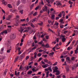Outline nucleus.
Segmentation results:
<instances>
[{"label": "nucleus", "mask_w": 78, "mask_h": 78, "mask_svg": "<svg viewBox=\"0 0 78 78\" xmlns=\"http://www.w3.org/2000/svg\"><path fill=\"white\" fill-rule=\"evenodd\" d=\"M7 6L8 8H12V6H11V5L10 4H8L7 5Z\"/></svg>", "instance_id": "f3484780"}, {"label": "nucleus", "mask_w": 78, "mask_h": 78, "mask_svg": "<svg viewBox=\"0 0 78 78\" xmlns=\"http://www.w3.org/2000/svg\"><path fill=\"white\" fill-rule=\"evenodd\" d=\"M36 48H37V47L36 46H35L34 48H33L32 49V50H34V49H36Z\"/></svg>", "instance_id": "4d7b16f0"}, {"label": "nucleus", "mask_w": 78, "mask_h": 78, "mask_svg": "<svg viewBox=\"0 0 78 78\" xmlns=\"http://www.w3.org/2000/svg\"><path fill=\"white\" fill-rule=\"evenodd\" d=\"M11 39H14L15 38H16V35L14 34H12L10 36Z\"/></svg>", "instance_id": "f03ea898"}, {"label": "nucleus", "mask_w": 78, "mask_h": 78, "mask_svg": "<svg viewBox=\"0 0 78 78\" xmlns=\"http://www.w3.org/2000/svg\"><path fill=\"white\" fill-rule=\"evenodd\" d=\"M47 55H43V57H44V58H47Z\"/></svg>", "instance_id": "3c124183"}, {"label": "nucleus", "mask_w": 78, "mask_h": 78, "mask_svg": "<svg viewBox=\"0 0 78 78\" xmlns=\"http://www.w3.org/2000/svg\"><path fill=\"white\" fill-rule=\"evenodd\" d=\"M37 15V12H35L33 14V16H36Z\"/></svg>", "instance_id": "473e14b6"}, {"label": "nucleus", "mask_w": 78, "mask_h": 78, "mask_svg": "<svg viewBox=\"0 0 78 78\" xmlns=\"http://www.w3.org/2000/svg\"><path fill=\"white\" fill-rule=\"evenodd\" d=\"M19 20H18L17 22L15 24V26H18V25H19Z\"/></svg>", "instance_id": "f8f14e48"}, {"label": "nucleus", "mask_w": 78, "mask_h": 78, "mask_svg": "<svg viewBox=\"0 0 78 78\" xmlns=\"http://www.w3.org/2000/svg\"><path fill=\"white\" fill-rule=\"evenodd\" d=\"M42 47H46V48H48L50 47V45L48 44H47L46 45L44 44H42L41 45Z\"/></svg>", "instance_id": "f257e3e1"}, {"label": "nucleus", "mask_w": 78, "mask_h": 78, "mask_svg": "<svg viewBox=\"0 0 78 78\" xmlns=\"http://www.w3.org/2000/svg\"><path fill=\"white\" fill-rule=\"evenodd\" d=\"M32 71H29V72H28V73H27V74L28 75H31V74H32Z\"/></svg>", "instance_id": "4be33fe9"}, {"label": "nucleus", "mask_w": 78, "mask_h": 78, "mask_svg": "<svg viewBox=\"0 0 78 78\" xmlns=\"http://www.w3.org/2000/svg\"><path fill=\"white\" fill-rule=\"evenodd\" d=\"M3 61V59L2 58H0V63Z\"/></svg>", "instance_id": "69168bd1"}, {"label": "nucleus", "mask_w": 78, "mask_h": 78, "mask_svg": "<svg viewBox=\"0 0 78 78\" xmlns=\"http://www.w3.org/2000/svg\"><path fill=\"white\" fill-rule=\"evenodd\" d=\"M20 73V72H18L17 73V71H16L15 72V75H16V76H17V75H19V74Z\"/></svg>", "instance_id": "4468645a"}, {"label": "nucleus", "mask_w": 78, "mask_h": 78, "mask_svg": "<svg viewBox=\"0 0 78 78\" xmlns=\"http://www.w3.org/2000/svg\"><path fill=\"white\" fill-rule=\"evenodd\" d=\"M39 5L41 6V5H44V2H43V1H42L41 3H39Z\"/></svg>", "instance_id": "a211bd4d"}, {"label": "nucleus", "mask_w": 78, "mask_h": 78, "mask_svg": "<svg viewBox=\"0 0 78 78\" xmlns=\"http://www.w3.org/2000/svg\"><path fill=\"white\" fill-rule=\"evenodd\" d=\"M62 42H65L66 41V38H62Z\"/></svg>", "instance_id": "ddd939ff"}, {"label": "nucleus", "mask_w": 78, "mask_h": 78, "mask_svg": "<svg viewBox=\"0 0 78 78\" xmlns=\"http://www.w3.org/2000/svg\"><path fill=\"white\" fill-rule=\"evenodd\" d=\"M55 72H56L57 73H56V75H59V74H60V71H59V70L58 71H56Z\"/></svg>", "instance_id": "9b49d317"}, {"label": "nucleus", "mask_w": 78, "mask_h": 78, "mask_svg": "<svg viewBox=\"0 0 78 78\" xmlns=\"http://www.w3.org/2000/svg\"><path fill=\"white\" fill-rule=\"evenodd\" d=\"M30 26H31L33 28H34L35 27V26L32 23L30 24Z\"/></svg>", "instance_id": "c756f323"}, {"label": "nucleus", "mask_w": 78, "mask_h": 78, "mask_svg": "<svg viewBox=\"0 0 78 78\" xmlns=\"http://www.w3.org/2000/svg\"><path fill=\"white\" fill-rule=\"evenodd\" d=\"M42 41H41L40 42H39V43H38V44H40V45H42Z\"/></svg>", "instance_id": "79ce46f5"}, {"label": "nucleus", "mask_w": 78, "mask_h": 78, "mask_svg": "<svg viewBox=\"0 0 78 78\" xmlns=\"http://www.w3.org/2000/svg\"><path fill=\"white\" fill-rule=\"evenodd\" d=\"M55 25H56V26L57 27H58V25H59V23L58 22H57V23H55V24H54Z\"/></svg>", "instance_id": "72a5a7b5"}, {"label": "nucleus", "mask_w": 78, "mask_h": 78, "mask_svg": "<svg viewBox=\"0 0 78 78\" xmlns=\"http://www.w3.org/2000/svg\"><path fill=\"white\" fill-rule=\"evenodd\" d=\"M58 16L59 18L62 17V12H60V14L58 15Z\"/></svg>", "instance_id": "9d476101"}, {"label": "nucleus", "mask_w": 78, "mask_h": 78, "mask_svg": "<svg viewBox=\"0 0 78 78\" xmlns=\"http://www.w3.org/2000/svg\"><path fill=\"white\" fill-rule=\"evenodd\" d=\"M2 3H3V4H4V5H7V2H5H5H2Z\"/></svg>", "instance_id": "a19ab883"}, {"label": "nucleus", "mask_w": 78, "mask_h": 78, "mask_svg": "<svg viewBox=\"0 0 78 78\" xmlns=\"http://www.w3.org/2000/svg\"><path fill=\"white\" fill-rule=\"evenodd\" d=\"M47 63H48L49 64H50L51 65H52V63H51V62L50 61H49L48 62H47Z\"/></svg>", "instance_id": "8fccbe9b"}, {"label": "nucleus", "mask_w": 78, "mask_h": 78, "mask_svg": "<svg viewBox=\"0 0 78 78\" xmlns=\"http://www.w3.org/2000/svg\"><path fill=\"white\" fill-rule=\"evenodd\" d=\"M41 8V7H39V6H37L35 9V10H36V11H37V10L39 8Z\"/></svg>", "instance_id": "aec40b11"}, {"label": "nucleus", "mask_w": 78, "mask_h": 78, "mask_svg": "<svg viewBox=\"0 0 78 78\" xmlns=\"http://www.w3.org/2000/svg\"><path fill=\"white\" fill-rule=\"evenodd\" d=\"M0 29L2 30H3V27L2 26H1L0 27Z\"/></svg>", "instance_id": "774afa93"}, {"label": "nucleus", "mask_w": 78, "mask_h": 78, "mask_svg": "<svg viewBox=\"0 0 78 78\" xmlns=\"http://www.w3.org/2000/svg\"><path fill=\"white\" fill-rule=\"evenodd\" d=\"M20 12L21 13V14H23V10L20 11Z\"/></svg>", "instance_id": "de8ad7c7"}, {"label": "nucleus", "mask_w": 78, "mask_h": 78, "mask_svg": "<svg viewBox=\"0 0 78 78\" xmlns=\"http://www.w3.org/2000/svg\"><path fill=\"white\" fill-rule=\"evenodd\" d=\"M48 30H49V31H50L51 32H52V33H53L54 34H55V31H53V30H51L50 29H49Z\"/></svg>", "instance_id": "dca6fc26"}, {"label": "nucleus", "mask_w": 78, "mask_h": 78, "mask_svg": "<svg viewBox=\"0 0 78 78\" xmlns=\"http://www.w3.org/2000/svg\"><path fill=\"white\" fill-rule=\"evenodd\" d=\"M78 50H76L75 51V53L76 54H77V53H78Z\"/></svg>", "instance_id": "4c0bfd02"}, {"label": "nucleus", "mask_w": 78, "mask_h": 78, "mask_svg": "<svg viewBox=\"0 0 78 78\" xmlns=\"http://www.w3.org/2000/svg\"><path fill=\"white\" fill-rule=\"evenodd\" d=\"M50 0H46V2H48V4H49V3H50V2H49Z\"/></svg>", "instance_id": "37998d69"}, {"label": "nucleus", "mask_w": 78, "mask_h": 78, "mask_svg": "<svg viewBox=\"0 0 78 78\" xmlns=\"http://www.w3.org/2000/svg\"><path fill=\"white\" fill-rule=\"evenodd\" d=\"M44 11H45L43 9H42L40 11V13H42V12H43Z\"/></svg>", "instance_id": "864d4df0"}, {"label": "nucleus", "mask_w": 78, "mask_h": 78, "mask_svg": "<svg viewBox=\"0 0 78 78\" xmlns=\"http://www.w3.org/2000/svg\"><path fill=\"white\" fill-rule=\"evenodd\" d=\"M58 67H57V66H55V67L54 70L53 71V73H55L56 72L58 71Z\"/></svg>", "instance_id": "39448f33"}, {"label": "nucleus", "mask_w": 78, "mask_h": 78, "mask_svg": "<svg viewBox=\"0 0 78 78\" xmlns=\"http://www.w3.org/2000/svg\"><path fill=\"white\" fill-rule=\"evenodd\" d=\"M54 55V52H51L49 54V55Z\"/></svg>", "instance_id": "7c9ffc66"}, {"label": "nucleus", "mask_w": 78, "mask_h": 78, "mask_svg": "<svg viewBox=\"0 0 78 78\" xmlns=\"http://www.w3.org/2000/svg\"><path fill=\"white\" fill-rule=\"evenodd\" d=\"M20 21L21 22H24V21H25V19H21Z\"/></svg>", "instance_id": "58836bf2"}, {"label": "nucleus", "mask_w": 78, "mask_h": 78, "mask_svg": "<svg viewBox=\"0 0 78 78\" xmlns=\"http://www.w3.org/2000/svg\"><path fill=\"white\" fill-rule=\"evenodd\" d=\"M66 71H67V72H68V71H69V67H67V68H66Z\"/></svg>", "instance_id": "ea45409f"}, {"label": "nucleus", "mask_w": 78, "mask_h": 78, "mask_svg": "<svg viewBox=\"0 0 78 78\" xmlns=\"http://www.w3.org/2000/svg\"><path fill=\"white\" fill-rule=\"evenodd\" d=\"M42 67H43V68H46V67H47V65H43V66H42Z\"/></svg>", "instance_id": "2f4dec72"}, {"label": "nucleus", "mask_w": 78, "mask_h": 78, "mask_svg": "<svg viewBox=\"0 0 78 78\" xmlns=\"http://www.w3.org/2000/svg\"><path fill=\"white\" fill-rule=\"evenodd\" d=\"M25 32H28V30H24V33H25Z\"/></svg>", "instance_id": "052dcab7"}, {"label": "nucleus", "mask_w": 78, "mask_h": 78, "mask_svg": "<svg viewBox=\"0 0 78 78\" xmlns=\"http://www.w3.org/2000/svg\"><path fill=\"white\" fill-rule=\"evenodd\" d=\"M20 3V1H18V2H17L16 4L17 6H19Z\"/></svg>", "instance_id": "5701e85b"}, {"label": "nucleus", "mask_w": 78, "mask_h": 78, "mask_svg": "<svg viewBox=\"0 0 78 78\" xmlns=\"http://www.w3.org/2000/svg\"><path fill=\"white\" fill-rule=\"evenodd\" d=\"M36 22V19H34L31 20L30 21V23H31V22H33V23H34V22Z\"/></svg>", "instance_id": "1a4fd4ad"}, {"label": "nucleus", "mask_w": 78, "mask_h": 78, "mask_svg": "<svg viewBox=\"0 0 78 78\" xmlns=\"http://www.w3.org/2000/svg\"><path fill=\"white\" fill-rule=\"evenodd\" d=\"M25 57V53H23V54L20 55L21 58L23 59Z\"/></svg>", "instance_id": "423d86ee"}, {"label": "nucleus", "mask_w": 78, "mask_h": 78, "mask_svg": "<svg viewBox=\"0 0 78 78\" xmlns=\"http://www.w3.org/2000/svg\"><path fill=\"white\" fill-rule=\"evenodd\" d=\"M28 58H29V56H27L26 58V60H27V59H28Z\"/></svg>", "instance_id": "e2e57ef3"}, {"label": "nucleus", "mask_w": 78, "mask_h": 78, "mask_svg": "<svg viewBox=\"0 0 78 78\" xmlns=\"http://www.w3.org/2000/svg\"><path fill=\"white\" fill-rule=\"evenodd\" d=\"M62 14H63V16L62 17V18L63 19H64L65 17L64 16H65V14H66V13H65V12L64 11H62Z\"/></svg>", "instance_id": "6e6552de"}, {"label": "nucleus", "mask_w": 78, "mask_h": 78, "mask_svg": "<svg viewBox=\"0 0 78 78\" xmlns=\"http://www.w3.org/2000/svg\"><path fill=\"white\" fill-rule=\"evenodd\" d=\"M33 6H32V5H31L30 7V10H31V9H33Z\"/></svg>", "instance_id": "0e129e2a"}, {"label": "nucleus", "mask_w": 78, "mask_h": 78, "mask_svg": "<svg viewBox=\"0 0 78 78\" xmlns=\"http://www.w3.org/2000/svg\"><path fill=\"white\" fill-rule=\"evenodd\" d=\"M7 30H8V32H11V28L8 29H7Z\"/></svg>", "instance_id": "e433bc0d"}, {"label": "nucleus", "mask_w": 78, "mask_h": 78, "mask_svg": "<svg viewBox=\"0 0 78 78\" xmlns=\"http://www.w3.org/2000/svg\"><path fill=\"white\" fill-rule=\"evenodd\" d=\"M69 3L70 5H72V4H73V2H71V1H69Z\"/></svg>", "instance_id": "cd10ccee"}, {"label": "nucleus", "mask_w": 78, "mask_h": 78, "mask_svg": "<svg viewBox=\"0 0 78 78\" xmlns=\"http://www.w3.org/2000/svg\"><path fill=\"white\" fill-rule=\"evenodd\" d=\"M56 6H62V4L61 3V2L58 1H56Z\"/></svg>", "instance_id": "20e7f679"}, {"label": "nucleus", "mask_w": 78, "mask_h": 78, "mask_svg": "<svg viewBox=\"0 0 78 78\" xmlns=\"http://www.w3.org/2000/svg\"><path fill=\"white\" fill-rule=\"evenodd\" d=\"M42 57L40 58H39V59L38 61L37 62H40V61H41V60H42Z\"/></svg>", "instance_id": "c85d7f7f"}, {"label": "nucleus", "mask_w": 78, "mask_h": 78, "mask_svg": "<svg viewBox=\"0 0 78 78\" xmlns=\"http://www.w3.org/2000/svg\"><path fill=\"white\" fill-rule=\"evenodd\" d=\"M50 73V72L48 71L46 73V78H48V73Z\"/></svg>", "instance_id": "b1692460"}, {"label": "nucleus", "mask_w": 78, "mask_h": 78, "mask_svg": "<svg viewBox=\"0 0 78 78\" xmlns=\"http://www.w3.org/2000/svg\"><path fill=\"white\" fill-rule=\"evenodd\" d=\"M32 70L33 71V72H37V70L36 69L35 70V69L34 68H33L32 69Z\"/></svg>", "instance_id": "bb28decb"}, {"label": "nucleus", "mask_w": 78, "mask_h": 78, "mask_svg": "<svg viewBox=\"0 0 78 78\" xmlns=\"http://www.w3.org/2000/svg\"><path fill=\"white\" fill-rule=\"evenodd\" d=\"M34 43L33 42L32 44V47H34Z\"/></svg>", "instance_id": "338daca9"}, {"label": "nucleus", "mask_w": 78, "mask_h": 78, "mask_svg": "<svg viewBox=\"0 0 78 78\" xmlns=\"http://www.w3.org/2000/svg\"><path fill=\"white\" fill-rule=\"evenodd\" d=\"M7 70H5V72H4L3 75L5 76V75H6V73H7Z\"/></svg>", "instance_id": "412c9836"}, {"label": "nucleus", "mask_w": 78, "mask_h": 78, "mask_svg": "<svg viewBox=\"0 0 78 78\" xmlns=\"http://www.w3.org/2000/svg\"><path fill=\"white\" fill-rule=\"evenodd\" d=\"M9 47L10 48V49L9 50L7 51V53H10L11 50V49H12V47L11 46H9Z\"/></svg>", "instance_id": "0eeeda50"}, {"label": "nucleus", "mask_w": 78, "mask_h": 78, "mask_svg": "<svg viewBox=\"0 0 78 78\" xmlns=\"http://www.w3.org/2000/svg\"><path fill=\"white\" fill-rule=\"evenodd\" d=\"M41 55H42V54L40 53H38V54L37 55V56H40V57L41 56Z\"/></svg>", "instance_id": "603ef678"}, {"label": "nucleus", "mask_w": 78, "mask_h": 78, "mask_svg": "<svg viewBox=\"0 0 78 78\" xmlns=\"http://www.w3.org/2000/svg\"><path fill=\"white\" fill-rule=\"evenodd\" d=\"M55 16L54 15H53L51 16V19L53 20V19H55Z\"/></svg>", "instance_id": "6ab92c4d"}, {"label": "nucleus", "mask_w": 78, "mask_h": 78, "mask_svg": "<svg viewBox=\"0 0 78 78\" xmlns=\"http://www.w3.org/2000/svg\"><path fill=\"white\" fill-rule=\"evenodd\" d=\"M42 24H43V22H41V23H38V25H40V26L42 25Z\"/></svg>", "instance_id": "c03bdc74"}, {"label": "nucleus", "mask_w": 78, "mask_h": 78, "mask_svg": "<svg viewBox=\"0 0 78 78\" xmlns=\"http://www.w3.org/2000/svg\"><path fill=\"white\" fill-rule=\"evenodd\" d=\"M21 30L20 31H21V33H22L23 32V31L24 30L23 29H22V27H21Z\"/></svg>", "instance_id": "c9c22d12"}, {"label": "nucleus", "mask_w": 78, "mask_h": 78, "mask_svg": "<svg viewBox=\"0 0 78 78\" xmlns=\"http://www.w3.org/2000/svg\"><path fill=\"white\" fill-rule=\"evenodd\" d=\"M60 27L61 28H64V25H61Z\"/></svg>", "instance_id": "5fc2aeb1"}, {"label": "nucleus", "mask_w": 78, "mask_h": 78, "mask_svg": "<svg viewBox=\"0 0 78 78\" xmlns=\"http://www.w3.org/2000/svg\"><path fill=\"white\" fill-rule=\"evenodd\" d=\"M3 32L4 34H7L8 33V31H7V30H4Z\"/></svg>", "instance_id": "a878e982"}, {"label": "nucleus", "mask_w": 78, "mask_h": 78, "mask_svg": "<svg viewBox=\"0 0 78 78\" xmlns=\"http://www.w3.org/2000/svg\"><path fill=\"white\" fill-rule=\"evenodd\" d=\"M37 52H35L34 53V58L36 59V57H37Z\"/></svg>", "instance_id": "2eb2a0df"}, {"label": "nucleus", "mask_w": 78, "mask_h": 78, "mask_svg": "<svg viewBox=\"0 0 78 78\" xmlns=\"http://www.w3.org/2000/svg\"><path fill=\"white\" fill-rule=\"evenodd\" d=\"M63 21H64V20L63 19H62L60 20V22L61 23H62L63 24L64 23L63 22Z\"/></svg>", "instance_id": "393cba45"}, {"label": "nucleus", "mask_w": 78, "mask_h": 78, "mask_svg": "<svg viewBox=\"0 0 78 78\" xmlns=\"http://www.w3.org/2000/svg\"><path fill=\"white\" fill-rule=\"evenodd\" d=\"M18 59H19V57L17 56V58L15 59V60L14 61V62H16Z\"/></svg>", "instance_id": "f704fd0d"}, {"label": "nucleus", "mask_w": 78, "mask_h": 78, "mask_svg": "<svg viewBox=\"0 0 78 78\" xmlns=\"http://www.w3.org/2000/svg\"><path fill=\"white\" fill-rule=\"evenodd\" d=\"M75 42H76L75 40H73L72 43V45H74V43H75Z\"/></svg>", "instance_id": "6e6d98bb"}, {"label": "nucleus", "mask_w": 78, "mask_h": 78, "mask_svg": "<svg viewBox=\"0 0 78 78\" xmlns=\"http://www.w3.org/2000/svg\"><path fill=\"white\" fill-rule=\"evenodd\" d=\"M25 36H26V34H24L23 36V39H24V38H25Z\"/></svg>", "instance_id": "680f3d73"}, {"label": "nucleus", "mask_w": 78, "mask_h": 78, "mask_svg": "<svg viewBox=\"0 0 78 78\" xmlns=\"http://www.w3.org/2000/svg\"><path fill=\"white\" fill-rule=\"evenodd\" d=\"M42 9L44 11L47 12V10H48V8L47 6L44 5V7H43Z\"/></svg>", "instance_id": "7ed1b4c3"}, {"label": "nucleus", "mask_w": 78, "mask_h": 78, "mask_svg": "<svg viewBox=\"0 0 78 78\" xmlns=\"http://www.w3.org/2000/svg\"><path fill=\"white\" fill-rule=\"evenodd\" d=\"M8 17L10 18V19H11V17H12V15H9L8 16Z\"/></svg>", "instance_id": "13d9d810"}, {"label": "nucleus", "mask_w": 78, "mask_h": 78, "mask_svg": "<svg viewBox=\"0 0 78 78\" xmlns=\"http://www.w3.org/2000/svg\"><path fill=\"white\" fill-rule=\"evenodd\" d=\"M10 19H11L8 16L6 18V20H9Z\"/></svg>", "instance_id": "a18cd8bd"}, {"label": "nucleus", "mask_w": 78, "mask_h": 78, "mask_svg": "<svg viewBox=\"0 0 78 78\" xmlns=\"http://www.w3.org/2000/svg\"><path fill=\"white\" fill-rule=\"evenodd\" d=\"M57 64H58V62H56L53 64V66H56V65H57Z\"/></svg>", "instance_id": "bf43d9fd"}, {"label": "nucleus", "mask_w": 78, "mask_h": 78, "mask_svg": "<svg viewBox=\"0 0 78 78\" xmlns=\"http://www.w3.org/2000/svg\"><path fill=\"white\" fill-rule=\"evenodd\" d=\"M39 52H42V51H44L42 50V49H40L39 51Z\"/></svg>", "instance_id": "09e8293b"}, {"label": "nucleus", "mask_w": 78, "mask_h": 78, "mask_svg": "<svg viewBox=\"0 0 78 78\" xmlns=\"http://www.w3.org/2000/svg\"><path fill=\"white\" fill-rule=\"evenodd\" d=\"M46 39H48V38H49V36L48 35L46 36Z\"/></svg>", "instance_id": "49530a36"}]
</instances>
